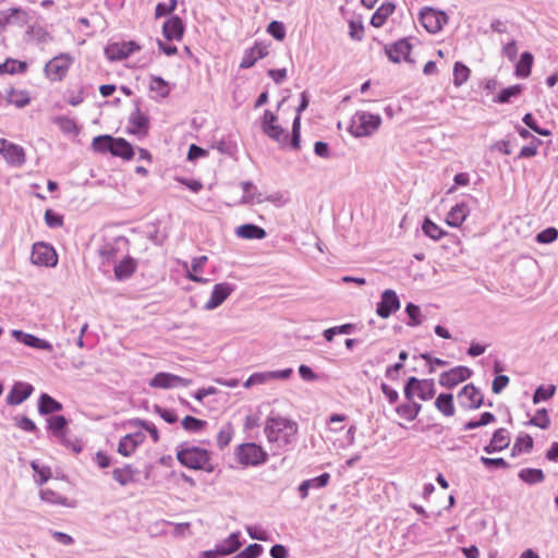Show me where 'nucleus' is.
<instances>
[{"mask_svg":"<svg viewBox=\"0 0 558 558\" xmlns=\"http://www.w3.org/2000/svg\"><path fill=\"white\" fill-rule=\"evenodd\" d=\"M472 374V369L466 366H456L440 374L439 384L445 388L451 389L458 384L469 379Z\"/></svg>","mask_w":558,"mask_h":558,"instance_id":"nucleus-12","label":"nucleus"},{"mask_svg":"<svg viewBox=\"0 0 558 558\" xmlns=\"http://www.w3.org/2000/svg\"><path fill=\"white\" fill-rule=\"evenodd\" d=\"M235 290V284L230 282H220L214 286L210 298L205 303L206 311H213L219 307Z\"/></svg>","mask_w":558,"mask_h":558,"instance_id":"nucleus-13","label":"nucleus"},{"mask_svg":"<svg viewBox=\"0 0 558 558\" xmlns=\"http://www.w3.org/2000/svg\"><path fill=\"white\" fill-rule=\"evenodd\" d=\"M130 123L133 125V129L130 130L132 134H146L149 128L148 117L143 113L137 106L135 111L131 113L129 118Z\"/></svg>","mask_w":558,"mask_h":558,"instance_id":"nucleus-30","label":"nucleus"},{"mask_svg":"<svg viewBox=\"0 0 558 558\" xmlns=\"http://www.w3.org/2000/svg\"><path fill=\"white\" fill-rule=\"evenodd\" d=\"M136 470L132 465L126 464L123 468L114 469L112 476L120 485L125 486L134 481Z\"/></svg>","mask_w":558,"mask_h":558,"instance_id":"nucleus-39","label":"nucleus"},{"mask_svg":"<svg viewBox=\"0 0 558 558\" xmlns=\"http://www.w3.org/2000/svg\"><path fill=\"white\" fill-rule=\"evenodd\" d=\"M32 469L35 472V482L38 485H43L51 477V470L48 466H40L37 462L31 463Z\"/></svg>","mask_w":558,"mask_h":558,"instance_id":"nucleus-55","label":"nucleus"},{"mask_svg":"<svg viewBox=\"0 0 558 558\" xmlns=\"http://www.w3.org/2000/svg\"><path fill=\"white\" fill-rule=\"evenodd\" d=\"M435 407L445 416H452L456 412L453 404V396L451 393H439L435 400Z\"/></svg>","mask_w":558,"mask_h":558,"instance_id":"nucleus-36","label":"nucleus"},{"mask_svg":"<svg viewBox=\"0 0 558 558\" xmlns=\"http://www.w3.org/2000/svg\"><path fill=\"white\" fill-rule=\"evenodd\" d=\"M73 59L68 53H61L52 58L45 65V72L53 81H61L68 73Z\"/></svg>","mask_w":558,"mask_h":558,"instance_id":"nucleus-9","label":"nucleus"},{"mask_svg":"<svg viewBox=\"0 0 558 558\" xmlns=\"http://www.w3.org/2000/svg\"><path fill=\"white\" fill-rule=\"evenodd\" d=\"M523 123L529 126L532 131H534L535 133H537L538 135H542V136H549L551 134V132L548 130V129H543L541 128L532 113H525L523 119H522Z\"/></svg>","mask_w":558,"mask_h":558,"instance_id":"nucleus-60","label":"nucleus"},{"mask_svg":"<svg viewBox=\"0 0 558 558\" xmlns=\"http://www.w3.org/2000/svg\"><path fill=\"white\" fill-rule=\"evenodd\" d=\"M27 69L25 61H16L13 59H7L5 62L0 64V74H16L24 73Z\"/></svg>","mask_w":558,"mask_h":558,"instance_id":"nucleus-43","label":"nucleus"},{"mask_svg":"<svg viewBox=\"0 0 558 558\" xmlns=\"http://www.w3.org/2000/svg\"><path fill=\"white\" fill-rule=\"evenodd\" d=\"M45 222L49 228H59L63 226V216L52 209L45 211Z\"/></svg>","mask_w":558,"mask_h":558,"instance_id":"nucleus-61","label":"nucleus"},{"mask_svg":"<svg viewBox=\"0 0 558 558\" xmlns=\"http://www.w3.org/2000/svg\"><path fill=\"white\" fill-rule=\"evenodd\" d=\"M349 35L353 40L361 41L364 37V26L362 22V17L360 16L357 20L349 21Z\"/></svg>","mask_w":558,"mask_h":558,"instance_id":"nucleus-57","label":"nucleus"},{"mask_svg":"<svg viewBox=\"0 0 558 558\" xmlns=\"http://www.w3.org/2000/svg\"><path fill=\"white\" fill-rule=\"evenodd\" d=\"M264 433L268 442L276 444L278 448H286L295 441L298 424L271 412L266 420Z\"/></svg>","mask_w":558,"mask_h":558,"instance_id":"nucleus-1","label":"nucleus"},{"mask_svg":"<svg viewBox=\"0 0 558 558\" xmlns=\"http://www.w3.org/2000/svg\"><path fill=\"white\" fill-rule=\"evenodd\" d=\"M526 424L537 426L542 429H547L550 425V418L546 409H538L536 414Z\"/></svg>","mask_w":558,"mask_h":558,"instance_id":"nucleus-51","label":"nucleus"},{"mask_svg":"<svg viewBox=\"0 0 558 558\" xmlns=\"http://www.w3.org/2000/svg\"><path fill=\"white\" fill-rule=\"evenodd\" d=\"M380 124L381 117L379 114L357 111L351 119L349 131L354 137L369 136L379 129Z\"/></svg>","mask_w":558,"mask_h":558,"instance_id":"nucleus-3","label":"nucleus"},{"mask_svg":"<svg viewBox=\"0 0 558 558\" xmlns=\"http://www.w3.org/2000/svg\"><path fill=\"white\" fill-rule=\"evenodd\" d=\"M329 480H330L329 473H322L320 475H318L314 478L303 481L299 486V493H300L301 498L305 499L308 496V490L311 488L318 489V488L325 487L329 483Z\"/></svg>","mask_w":558,"mask_h":558,"instance_id":"nucleus-28","label":"nucleus"},{"mask_svg":"<svg viewBox=\"0 0 558 558\" xmlns=\"http://www.w3.org/2000/svg\"><path fill=\"white\" fill-rule=\"evenodd\" d=\"M469 215L468 205L460 203L454 205L447 215L446 222L450 227L458 228L466 219Z\"/></svg>","mask_w":558,"mask_h":558,"instance_id":"nucleus-31","label":"nucleus"},{"mask_svg":"<svg viewBox=\"0 0 558 558\" xmlns=\"http://www.w3.org/2000/svg\"><path fill=\"white\" fill-rule=\"evenodd\" d=\"M185 25L179 15H171L163 22L162 35L169 40H181L184 36Z\"/></svg>","mask_w":558,"mask_h":558,"instance_id":"nucleus-18","label":"nucleus"},{"mask_svg":"<svg viewBox=\"0 0 558 558\" xmlns=\"http://www.w3.org/2000/svg\"><path fill=\"white\" fill-rule=\"evenodd\" d=\"M241 187H242V190L244 192V195L242 197V203H251V202L262 203V202H264L260 193L257 194V195L250 194V191L255 187L253 182H251V181H243L241 183Z\"/></svg>","mask_w":558,"mask_h":558,"instance_id":"nucleus-59","label":"nucleus"},{"mask_svg":"<svg viewBox=\"0 0 558 558\" xmlns=\"http://www.w3.org/2000/svg\"><path fill=\"white\" fill-rule=\"evenodd\" d=\"M69 421L63 415H51L47 418V429L57 440H62L68 432Z\"/></svg>","mask_w":558,"mask_h":558,"instance_id":"nucleus-26","label":"nucleus"},{"mask_svg":"<svg viewBox=\"0 0 558 558\" xmlns=\"http://www.w3.org/2000/svg\"><path fill=\"white\" fill-rule=\"evenodd\" d=\"M136 449L137 448L131 441V438H129L126 435L120 439L118 445V452L123 457H130L132 453L135 452Z\"/></svg>","mask_w":558,"mask_h":558,"instance_id":"nucleus-62","label":"nucleus"},{"mask_svg":"<svg viewBox=\"0 0 558 558\" xmlns=\"http://www.w3.org/2000/svg\"><path fill=\"white\" fill-rule=\"evenodd\" d=\"M192 379L183 378L167 372H159L149 379L148 385L151 388L171 389L178 387H189L192 385Z\"/></svg>","mask_w":558,"mask_h":558,"instance_id":"nucleus-8","label":"nucleus"},{"mask_svg":"<svg viewBox=\"0 0 558 558\" xmlns=\"http://www.w3.org/2000/svg\"><path fill=\"white\" fill-rule=\"evenodd\" d=\"M177 7H178L177 0H169L168 3L159 2L156 4V8H155V17L159 19L162 16L170 15L174 12Z\"/></svg>","mask_w":558,"mask_h":558,"instance_id":"nucleus-58","label":"nucleus"},{"mask_svg":"<svg viewBox=\"0 0 558 558\" xmlns=\"http://www.w3.org/2000/svg\"><path fill=\"white\" fill-rule=\"evenodd\" d=\"M470 69L462 62L457 61L453 64V84L457 87L463 85L470 77Z\"/></svg>","mask_w":558,"mask_h":558,"instance_id":"nucleus-45","label":"nucleus"},{"mask_svg":"<svg viewBox=\"0 0 558 558\" xmlns=\"http://www.w3.org/2000/svg\"><path fill=\"white\" fill-rule=\"evenodd\" d=\"M518 477L529 485H534L542 483L545 480V474L541 469L525 468L520 470Z\"/></svg>","mask_w":558,"mask_h":558,"instance_id":"nucleus-38","label":"nucleus"},{"mask_svg":"<svg viewBox=\"0 0 558 558\" xmlns=\"http://www.w3.org/2000/svg\"><path fill=\"white\" fill-rule=\"evenodd\" d=\"M0 155L12 166L21 167L25 163V153L23 147L9 142L5 138H0Z\"/></svg>","mask_w":558,"mask_h":558,"instance_id":"nucleus-15","label":"nucleus"},{"mask_svg":"<svg viewBox=\"0 0 558 558\" xmlns=\"http://www.w3.org/2000/svg\"><path fill=\"white\" fill-rule=\"evenodd\" d=\"M53 123L57 124L60 130L66 135H77L80 129L76 122L65 116H58L53 119Z\"/></svg>","mask_w":558,"mask_h":558,"instance_id":"nucleus-41","label":"nucleus"},{"mask_svg":"<svg viewBox=\"0 0 558 558\" xmlns=\"http://www.w3.org/2000/svg\"><path fill=\"white\" fill-rule=\"evenodd\" d=\"M8 104L14 105L16 108H24L31 101L26 92L11 89L7 97Z\"/></svg>","mask_w":558,"mask_h":558,"instance_id":"nucleus-48","label":"nucleus"},{"mask_svg":"<svg viewBox=\"0 0 558 558\" xmlns=\"http://www.w3.org/2000/svg\"><path fill=\"white\" fill-rule=\"evenodd\" d=\"M533 54L529 51L522 52L520 60L515 64V75L525 78L530 76L533 65Z\"/></svg>","mask_w":558,"mask_h":558,"instance_id":"nucleus-37","label":"nucleus"},{"mask_svg":"<svg viewBox=\"0 0 558 558\" xmlns=\"http://www.w3.org/2000/svg\"><path fill=\"white\" fill-rule=\"evenodd\" d=\"M268 54V47L263 43H255L253 47L246 49L240 62L241 69L252 68L259 59Z\"/></svg>","mask_w":558,"mask_h":558,"instance_id":"nucleus-22","label":"nucleus"},{"mask_svg":"<svg viewBox=\"0 0 558 558\" xmlns=\"http://www.w3.org/2000/svg\"><path fill=\"white\" fill-rule=\"evenodd\" d=\"M263 553L259 544H251L244 550L239 553L235 558H257Z\"/></svg>","mask_w":558,"mask_h":558,"instance_id":"nucleus-64","label":"nucleus"},{"mask_svg":"<svg viewBox=\"0 0 558 558\" xmlns=\"http://www.w3.org/2000/svg\"><path fill=\"white\" fill-rule=\"evenodd\" d=\"M400 306L401 303L396 291L386 289L380 295V301L377 303L376 313L381 318H388L391 314L396 313Z\"/></svg>","mask_w":558,"mask_h":558,"instance_id":"nucleus-11","label":"nucleus"},{"mask_svg":"<svg viewBox=\"0 0 558 558\" xmlns=\"http://www.w3.org/2000/svg\"><path fill=\"white\" fill-rule=\"evenodd\" d=\"M233 436V427L231 423H227L217 435V445L220 449L228 446Z\"/></svg>","mask_w":558,"mask_h":558,"instance_id":"nucleus-56","label":"nucleus"},{"mask_svg":"<svg viewBox=\"0 0 558 558\" xmlns=\"http://www.w3.org/2000/svg\"><path fill=\"white\" fill-rule=\"evenodd\" d=\"M403 393L408 401L413 400L414 396L423 401L430 400L436 393L434 379H418L411 376L404 384Z\"/></svg>","mask_w":558,"mask_h":558,"instance_id":"nucleus-5","label":"nucleus"},{"mask_svg":"<svg viewBox=\"0 0 558 558\" xmlns=\"http://www.w3.org/2000/svg\"><path fill=\"white\" fill-rule=\"evenodd\" d=\"M11 25L23 27L31 21L29 11L23 8H10Z\"/></svg>","mask_w":558,"mask_h":558,"instance_id":"nucleus-42","label":"nucleus"},{"mask_svg":"<svg viewBox=\"0 0 558 558\" xmlns=\"http://www.w3.org/2000/svg\"><path fill=\"white\" fill-rule=\"evenodd\" d=\"M177 460L185 468L191 470L205 471L211 473L215 465L211 461V452L205 448L194 446L184 441L175 447Z\"/></svg>","mask_w":558,"mask_h":558,"instance_id":"nucleus-2","label":"nucleus"},{"mask_svg":"<svg viewBox=\"0 0 558 558\" xmlns=\"http://www.w3.org/2000/svg\"><path fill=\"white\" fill-rule=\"evenodd\" d=\"M458 400L462 408L468 410L478 409L484 403V397L473 385H465L458 393Z\"/></svg>","mask_w":558,"mask_h":558,"instance_id":"nucleus-14","label":"nucleus"},{"mask_svg":"<svg viewBox=\"0 0 558 558\" xmlns=\"http://www.w3.org/2000/svg\"><path fill=\"white\" fill-rule=\"evenodd\" d=\"M129 240L125 236H117L112 241L105 243L99 248L100 256L107 262L114 260L121 250H126Z\"/></svg>","mask_w":558,"mask_h":558,"instance_id":"nucleus-21","label":"nucleus"},{"mask_svg":"<svg viewBox=\"0 0 558 558\" xmlns=\"http://www.w3.org/2000/svg\"><path fill=\"white\" fill-rule=\"evenodd\" d=\"M31 259L34 265L54 267L58 263V255L51 245L37 242L33 245Z\"/></svg>","mask_w":558,"mask_h":558,"instance_id":"nucleus-7","label":"nucleus"},{"mask_svg":"<svg viewBox=\"0 0 558 558\" xmlns=\"http://www.w3.org/2000/svg\"><path fill=\"white\" fill-rule=\"evenodd\" d=\"M182 427L190 433L201 432L206 425L207 422L195 416L186 415L182 422Z\"/></svg>","mask_w":558,"mask_h":558,"instance_id":"nucleus-50","label":"nucleus"},{"mask_svg":"<svg viewBox=\"0 0 558 558\" xmlns=\"http://www.w3.org/2000/svg\"><path fill=\"white\" fill-rule=\"evenodd\" d=\"M418 21L428 33L436 34L447 24L448 16L444 11L425 7L420 11Z\"/></svg>","mask_w":558,"mask_h":558,"instance_id":"nucleus-6","label":"nucleus"},{"mask_svg":"<svg viewBox=\"0 0 558 558\" xmlns=\"http://www.w3.org/2000/svg\"><path fill=\"white\" fill-rule=\"evenodd\" d=\"M267 32L277 40H282L286 37L284 25L279 21L270 22Z\"/></svg>","mask_w":558,"mask_h":558,"instance_id":"nucleus-63","label":"nucleus"},{"mask_svg":"<svg viewBox=\"0 0 558 558\" xmlns=\"http://www.w3.org/2000/svg\"><path fill=\"white\" fill-rule=\"evenodd\" d=\"M137 262L131 256H125L114 265L113 272L118 281L128 280L136 270Z\"/></svg>","mask_w":558,"mask_h":558,"instance_id":"nucleus-24","label":"nucleus"},{"mask_svg":"<svg viewBox=\"0 0 558 558\" xmlns=\"http://www.w3.org/2000/svg\"><path fill=\"white\" fill-rule=\"evenodd\" d=\"M61 402L52 398L48 393H41L38 399V412L40 415H48L62 411Z\"/></svg>","mask_w":558,"mask_h":558,"instance_id":"nucleus-29","label":"nucleus"},{"mask_svg":"<svg viewBox=\"0 0 558 558\" xmlns=\"http://www.w3.org/2000/svg\"><path fill=\"white\" fill-rule=\"evenodd\" d=\"M510 445V433L506 428H498L494 432L488 445L484 447L487 454L502 451Z\"/></svg>","mask_w":558,"mask_h":558,"instance_id":"nucleus-23","label":"nucleus"},{"mask_svg":"<svg viewBox=\"0 0 558 558\" xmlns=\"http://www.w3.org/2000/svg\"><path fill=\"white\" fill-rule=\"evenodd\" d=\"M214 149L218 150L221 154L233 157L238 151V145L230 137L221 138L215 142L211 146Z\"/></svg>","mask_w":558,"mask_h":558,"instance_id":"nucleus-46","label":"nucleus"},{"mask_svg":"<svg viewBox=\"0 0 558 558\" xmlns=\"http://www.w3.org/2000/svg\"><path fill=\"white\" fill-rule=\"evenodd\" d=\"M239 536L240 533H231L226 539L217 543V553H220V555L223 556L235 553L242 546Z\"/></svg>","mask_w":558,"mask_h":558,"instance_id":"nucleus-32","label":"nucleus"},{"mask_svg":"<svg viewBox=\"0 0 558 558\" xmlns=\"http://www.w3.org/2000/svg\"><path fill=\"white\" fill-rule=\"evenodd\" d=\"M149 90L156 94V96H153L154 99L167 98L171 92V86L161 76L150 75Z\"/></svg>","mask_w":558,"mask_h":558,"instance_id":"nucleus-34","label":"nucleus"},{"mask_svg":"<svg viewBox=\"0 0 558 558\" xmlns=\"http://www.w3.org/2000/svg\"><path fill=\"white\" fill-rule=\"evenodd\" d=\"M555 392H556L555 385H548V386L541 385L535 389V391L533 393V403L537 404L542 401H546V400L550 399L555 395Z\"/></svg>","mask_w":558,"mask_h":558,"instance_id":"nucleus-49","label":"nucleus"},{"mask_svg":"<svg viewBox=\"0 0 558 558\" xmlns=\"http://www.w3.org/2000/svg\"><path fill=\"white\" fill-rule=\"evenodd\" d=\"M405 313L409 317V320L407 322V325L410 327H417L423 323V315L421 313V308L418 305L409 302L405 305Z\"/></svg>","mask_w":558,"mask_h":558,"instance_id":"nucleus-44","label":"nucleus"},{"mask_svg":"<svg viewBox=\"0 0 558 558\" xmlns=\"http://www.w3.org/2000/svg\"><path fill=\"white\" fill-rule=\"evenodd\" d=\"M33 391L34 387L31 384L22 381L15 383L8 393L5 401L9 405L21 404L31 397Z\"/></svg>","mask_w":558,"mask_h":558,"instance_id":"nucleus-20","label":"nucleus"},{"mask_svg":"<svg viewBox=\"0 0 558 558\" xmlns=\"http://www.w3.org/2000/svg\"><path fill=\"white\" fill-rule=\"evenodd\" d=\"M235 234L241 239L263 240L267 236L264 228L254 223H244L235 229Z\"/></svg>","mask_w":558,"mask_h":558,"instance_id":"nucleus-27","label":"nucleus"},{"mask_svg":"<svg viewBox=\"0 0 558 558\" xmlns=\"http://www.w3.org/2000/svg\"><path fill=\"white\" fill-rule=\"evenodd\" d=\"M12 336L16 341L29 348L44 350L48 352H52L53 350V347L49 341L38 338L32 333H27L22 330H12Z\"/></svg>","mask_w":558,"mask_h":558,"instance_id":"nucleus-19","label":"nucleus"},{"mask_svg":"<svg viewBox=\"0 0 558 558\" xmlns=\"http://www.w3.org/2000/svg\"><path fill=\"white\" fill-rule=\"evenodd\" d=\"M558 239V229L555 227H548L535 236V241L539 244H550Z\"/></svg>","mask_w":558,"mask_h":558,"instance_id":"nucleus-53","label":"nucleus"},{"mask_svg":"<svg viewBox=\"0 0 558 558\" xmlns=\"http://www.w3.org/2000/svg\"><path fill=\"white\" fill-rule=\"evenodd\" d=\"M523 90V86L521 84H515L509 87L501 89L498 95L494 98V102L497 104H508L512 98H515L521 95Z\"/></svg>","mask_w":558,"mask_h":558,"instance_id":"nucleus-40","label":"nucleus"},{"mask_svg":"<svg viewBox=\"0 0 558 558\" xmlns=\"http://www.w3.org/2000/svg\"><path fill=\"white\" fill-rule=\"evenodd\" d=\"M412 45L407 38L397 40L393 44L385 46V52L391 62L399 63L401 60L411 61L410 52Z\"/></svg>","mask_w":558,"mask_h":558,"instance_id":"nucleus-17","label":"nucleus"},{"mask_svg":"<svg viewBox=\"0 0 558 558\" xmlns=\"http://www.w3.org/2000/svg\"><path fill=\"white\" fill-rule=\"evenodd\" d=\"M137 50H140V46L133 40L112 43L105 48V54L109 60L117 61L128 58Z\"/></svg>","mask_w":558,"mask_h":558,"instance_id":"nucleus-16","label":"nucleus"},{"mask_svg":"<svg viewBox=\"0 0 558 558\" xmlns=\"http://www.w3.org/2000/svg\"><path fill=\"white\" fill-rule=\"evenodd\" d=\"M424 234L435 241L446 235V232L429 218H425L422 225Z\"/></svg>","mask_w":558,"mask_h":558,"instance_id":"nucleus-47","label":"nucleus"},{"mask_svg":"<svg viewBox=\"0 0 558 558\" xmlns=\"http://www.w3.org/2000/svg\"><path fill=\"white\" fill-rule=\"evenodd\" d=\"M269 138L280 143L284 144L287 142L288 135L282 126L279 124L271 125L268 129L265 128L263 131Z\"/></svg>","mask_w":558,"mask_h":558,"instance_id":"nucleus-54","label":"nucleus"},{"mask_svg":"<svg viewBox=\"0 0 558 558\" xmlns=\"http://www.w3.org/2000/svg\"><path fill=\"white\" fill-rule=\"evenodd\" d=\"M238 462L244 466H257L266 463L268 453L260 445L255 442H244L239 445L234 451Z\"/></svg>","mask_w":558,"mask_h":558,"instance_id":"nucleus-4","label":"nucleus"},{"mask_svg":"<svg viewBox=\"0 0 558 558\" xmlns=\"http://www.w3.org/2000/svg\"><path fill=\"white\" fill-rule=\"evenodd\" d=\"M396 5L393 2H384L372 15L371 24L374 27H381L387 19L393 13Z\"/></svg>","mask_w":558,"mask_h":558,"instance_id":"nucleus-33","label":"nucleus"},{"mask_svg":"<svg viewBox=\"0 0 558 558\" xmlns=\"http://www.w3.org/2000/svg\"><path fill=\"white\" fill-rule=\"evenodd\" d=\"M110 154L124 160H131L134 157V148L130 142L123 137H113Z\"/></svg>","mask_w":558,"mask_h":558,"instance_id":"nucleus-25","label":"nucleus"},{"mask_svg":"<svg viewBox=\"0 0 558 558\" xmlns=\"http://www.w3.org/2000/svg\"><path fill=\"white\" fill-rule=\"evenodd\" d=\"M110 141H112L111 135H107V134L98 135V136L94 137L92 147L97 153H101V154L110 153V150H111Z\"/></svg>","mask_w":558,"mask_h":558,"instance_id":"nucleus-52","label":"nucleus"},{"mask_svg":"<svg viewBox=\"0 0 558 558\" xmlns=\"http://www.w3.org/2000/svg\"><path fill=\"white\" fill-rule=\"evenodd\" d=\"M533 438L529 434H520L511 449V457H518L522 453H529L533 449Z\"/></svg>","mask_w":558,"mask_h":558,"instance_id":"nucleus-35","label":"nucleus"},{"mask_svg":"<svg viewBox=\"0 0 558 558\" xmlns=\"http://www.w3.org/2000/svg\"><path fill=\"white\" fill-rule=\"evenodd\" d=\"M292 368H284L279 371L257 372L253 373L244 383L245 388H251L255 385H263L271 380H284L292 375Z\"/></svg>","mask_w":558,"mask_h":558,"instance_id":"nucleus-10","label":"nucleus"}]
</instances>
